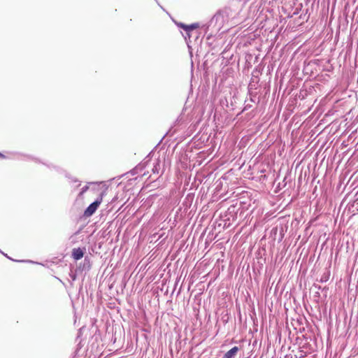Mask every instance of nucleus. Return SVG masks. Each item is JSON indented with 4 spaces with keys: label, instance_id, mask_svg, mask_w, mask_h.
<instances>
[{
    "label": "nucleus",
    "instance_id": "obj_1",
    "mask_svg": "<svg viewBox=\"0 0 358 358\" xmlns=\"http://www.w3.org/2000/svg\"><path fill=\"white\" fill-rule=\"evenodd\" d=\"M226 22L227 21L218 10L211 18L208 24L202 26L201 29L205 32V34H207L210 27H213L216 31H219Z\"/></svg>",
    "mask_w": 358,
    "mask_h": 358
},
{
    "label": "nucleus",
    "instance_id": "obj_2",
    "mask_svg": "<svg viewBox=\"0 0 358 358\" xmlns=\"http://www.w3.org/2000/svg\"><path fill=\"white\" fill-rule=\"evenodd\" d=\"M199 27V24L198 22L188 24L187 32L186 33V34H182L187 45H189V43L191 42V37L192 36H194L196 38H198L199 33L197 31L195 30Z\"/></svg>",
    "mask_w": 358,
    "mask_h": 358
},
{
    "label": "nucleus",
    "instance_id": "obj_3",
    "mask_svg": "<svg viewBox=\"0 0 358 358\" xmlns=\"http://www.w3.org/2000/svg\"><path fill=\"white\" fill-rule=\"evenodd\" d=\"M102 201L101 198H97L94 201L91 203L84 211V216L90 217L97 210Z\"/></svg>",
    "mask_w": 358,
    "mask_h": 358
},
{
    "label": "nucleus",
    "instance_id": "obj_4",
    "mask_svg": "<svg viewBox=\"0 0 358 358\" xmlns=\"http://www.w3.org/2000/svg\"><path fill=\"white\" fill-rule=\"evenodd\" d=\"M255 85H252L250 83L248 85V95L250 96V101L258 104L260 101V99L259 97L257 96V92L255 91Z\"/></svg>",
    "mask_w": 358,
    "mask_h": 358
},
{
    "label": "nucleus",
    "instance_id": "obj_5",
    "mask_svg": "<svg viewBox=\"0 0 358 358\" xmlns=\"http://www.w3.org/2000/svg\"><path fill=\"white\" fill-rule=\"evenodd\" d=\"M235 207L230 206L228 208L227 214L225 215L226 218L224 220L225 222L224 227H229L230 225V220L232 217V221H234L236 218V215H234Z\"/></svg>",
    "mask_w": 358,
    "mask_h": 358
},
{
    "label": "nucleus",
    "instance_id": "obj_6",
    "mask_svg": "<svg viewBox=\"0 0 358 358\" xmlns=\"http://www.w3.org/2000/svg\"><path fill=\"white\" fill-rule=\"evenodd\" d=\"M241 351V348L238 346H234L229 350L226 352L222 358H236Z\"/></svg>",
    "mask_w": 358,
    "mask_h": 358
},
{
    "label": "nucleus",
    "instance_id": "obj_7",
    "mask_svg": "<svg viewBox=\"0 0 358 358\" xmlns=\"http://www.w3.org/2000/svg\"><path fill=\"white\" fill-rule=\"evenodd\" d=\"M22 156H24L23 154L15 151L8 152V155L0 152V158L1 159H20Z\"/></svg>",
    "mask_w": 358,
    "mask_h": 358
},
{
    "label": "nucleus",
    "instance_id": "obj_8",
    "mask_svg": "<svg viewBox=\"0 0 358 358\" xmlns=\"http://www.w3.org/2000/svg\"><path fill=\"white\" fill-rule=\"evenodd\" d=\"M85 250V248L81 249L80 248H73L72 250V254H71L72 257L75 260H79V259H82L84 255Z\"/></svg>",
    "mask_w": 358,
    "mask_h": 358
},
{
    "label": "nucleus",
    "instance_id": "obj_9",
    "mask_svg": "<svg viewBox=\"0 0 358 358\" xmlns=\"http://www.w3.org/2000/svg\"><path fill=\"white\" fill-rule=\"evenodd\" d=\"M219 11L227 22L230 18L233 17V10L230 7H224V8L219 10Z\"/></svg>",
    "mask_w": 358,
    "mask_h": 358
},
{
    "label": "nucleus",
    "instance_id": "obj_10",
    "mask_svg": "<svg viewBox=\"0 0 358 358\" xmlns=\"http://www.w3.org/2000/svg\"><path fill=\"white\" fill-rule=\"evenodd\" d=\"M144 169H145L144 164H139L137 166H136L134 169H132L127 173H130L131 176H135V175H137V174L144 175L145 173H143Z\"/></svg>",
    "mask_w": 358,
    "mask_h": 358
},
{
    "label": "nucleus",
    "instance_id": "obj_11",
    "mask_svg": "<svg viewBox=\"0 0 358 358\" xmlns=\"http://www.w3.org/2000/svg\"><path fill=\"white\" fill-rule=\"evenodd\" d=\"M65 176L69 180V182L71 183H76V187H79L81 184V182L72 176H71L68 173H65Z\"/></svg>",
    "mask_w": 358,
    "mask_h": 358
},
{
    "label": "nucleus",
    "instance_id": "obj_12",
    "mask_svg": "<svg viewBox=\"0 0 358 358\" xmlns=\"http://www.w3.org/2000/svg\"><path fill=\"white\" fill-rule=\"evenodd\" d=\"M329 276H330V271H326L321 276L320 279V282L323 283V282H326L329 280Z\"/></svg>",
    "mask_w": 358,
    "mask_h": 358
},
{
    "label": "nucleus",
    "instance_id": "obj_13",
    "mask_svg": "<svg viewBox=\"0 0 358 358\" xmlns=\"http://www.w3.org/2000/svg\"><path fill=\"white\" fill-rule=\"evenodd\" d=\"M173 22H174L175 24L178 28L182 29L185 31V34H186V33L187 32V26H188V24H184V23L180 22H177V21H175V20H173Z\"/></svg>",
    "mask_w": 358,
    "mask_h": 358
},
{
    "label": "nucleus",
    "instance_id": "obj_14",
    "mask_svg": "<svg viewBox=\"0 0 358 358\" xmlns=\"http://www.w3.org/2000/svg\"><path fill=\"white\" fill-rule=\"evenodd\" d=\"M4 257H6V258H8V259L13 261V262H29V263H33V264H38L37 262H34L33 261H31V260H15L13 258H11L10 257L8 256V255L6 254L3 252V254H2Z\"/></svg>",
    "mask_w": 358,
    "mask_h": 358
},
{
    "label": "nucleus",
    "instance_id": "obj_15",
    "mask_svg": "<svg viewBox=\"0 0 358 358\" xmlns=\"http://www.w3.org/2000/svg\"><path fill=\"white\" fill-rule=\"evenodd\" d=\"M159 169H160L159 160L157 159L154 165V167L152 168V172L154 173H159Z\"/></svg>",
    "mask_w": 358,
    "mask_h": 358
},
{
    "label": "nucleus",
    "instance_id": "obj_16",
    "mask_svg": "<svg viewBox=\"0 0 358 358\" xmlns=\"http://www.w3.org/2000/svg\"><path fill=\"white\" fill-rule=\"evenodd\" d=\"M88 189H89L88 185H85L84 187H83L79 193V196L83 195L85 192H86L88 190Z\"/></svg>",
    "mask_w": 358,
    "mask_h": 358
},
{
    "label": "nucleus",
    "instance_id": "obj_17",
    "mask_svg": "<svg viewBox=\"0 0 358 358\" xmlns=\"http://www.w3.org/2000/svg\"><path fill=\"white\" fill-rule=\"evenodd\" d=\"M47 166L49 167V168H53L55 170H57V171H58V172H63L64 171L62 169H60L58 166H55L50 165V164H48Z\"/></svg>",
    "mask_w": 358,
    "mask_h": 358
},
{
    "label": "nucleus",
    "instance_id": "obj_18",
    "mask_svg": "<svg viewBox=\"0 0 358 358\" xmlns=\"http://www.w3.org/2000/svg\"><path fill=\"white\" fill-rule=\"evenodd\" d=\"M69 276H70V278H71V280H72L73 281H74V280H76V277H77L76 273H73V272H71V273H69Z\"/></svg>",
    "mask_w": 358,
    "mask_h": 358
},
{
    "label": "nucleus",
    "instance_id": "obj_19",
    "mask_svg": "<svg viewBox=\"0 0 358 358\" xmlns=\"http://www.w3.org/2000/svg\"><path fill=\"white\" fill-rule=\"evenodd\" d=\"M251 107H252V105H251V104L246 103V104H245V106H244V108H243V111L248 110H249Z\"/></svg>",
    "mask_w": 358,
    "mask_h": 358
},
{
    "label": "nucleus",
    "instance_id": "obj_20",
    "mask_svg": "<svg viewBox=\"0 0 358 358\" xmlns=\"http://www.w3.org/2000/svg\"><path fill=\"white\" fill-rule=\"evenodd\" d=\"M313 287L315 288H316L317 289H318V290L325 289H326V287L322 288V287L320 285H317V284H315V283L313 285Z\"/></svg>",
    "mask_w": 358,
    "mask_h": 358
},
{
    "label": "nucleus",
    "instance_id": "obj_21",
    "mask_svg": "<svg viewBox=\"0 0 358 358\" xmlns=\"http://www.w3.org/2000/svg\"><path fill=\"white\" fill-rule=\"evenodd\" d=\"M155 1L157 3V4L160 6V8H161L162 9L164 10V9L163 8V7H162V6H160V5H159V3H158L157 0H155Z\"/></svg>",
    "mask_w": 358,
    "mask_h": 358
},
{
    "label": "nucleus",
    "instance_id": "obj_22",
    "mask_svg": "<svg viewBox=\"0 0 358 358\" xmlns=\"http://www.w3.org/2000/svg\"><path fill=\"white\" fill-rule=\"evenodd\" d=\"M211 35H212L211 34H209V35H208V36H207V37H206V38H207L208 40H209V39H210V36H211Z\"/></svg>",
    "mask_w": 358,
    "mask_h": 358
},
{
    "label": "nucleus",
    "instance_id": "obj_23",
    "mask_svg": "<svg viewBox=\"0 0 358 358\" xmlns=\"http://www.w3.org/2000/svg\"><path fill=\"white\" fill-rule=\"evenodd\" d=\"M0 253L3 254V252L0 249Z\"/></svg>",
    "mask_w": 358,
    "mask_h": 358
}]
</instances>
